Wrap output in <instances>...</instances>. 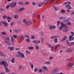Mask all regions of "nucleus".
I'll return each mask as SVG.
<instances>
[{
    "mask_svg": "<svg viewBox=\"0 0 74 74\" xmlns=\"http://www.w3.org/2000/svg\"><path fill=\"white\" fill-rule=\"evenodd\" d=\"M1 64H3L4 66V67L5 69V71L6 72H9L10 70L8 69V67H7V63L6 62H5L3 61H2L0 63V65Z\"/></svg>",
    "mask_w": 74,
    "mask_h": 74,
    "instance_id": "nucleus-1",
    "label": "nucleus"
},
{
    "mask_svg": "<svg viewBox=\"0 0 74 74\" xmlns=\"http://www.w3.org/2000/svg\"><path fill=\"white\" fill-rule=\"evenodd\" d=\"M10 37L7 36L5 39V43H7L8 45H10Z\"/></svg>",
    "mask_w": 74,
    "mask_h": 74,
    "instance_id": "nucleus-2",
    "label": "nucleus"
},
{
    "mask_svg": "<svg viewBox=\"0 0 74 74\" xmlns=\"http://www.w3.org/2000/svg\"><path fill=\"white\" fill-rule=\"evenodd\" d=\"M10 6L11 8H14L15 6L16 5V4L15 2H13L12 3H10Z\"/></svg>",
    "mask_w": 74,
    "mask_h": 74,
    "instance_id": "nucleus-3",
    "label": "nucleus"
},
{
    "mask_svg": "<svg viewBox=\"0 0 74 74\" xmlns=\"http://www.w3.org/2000/svg\"><path fill=\"white\" fill-rule=\"evenodd\" d=\"M18 54L19 56H21V58H25V56L24 55V54L21 53L20 52L18 51Z\"/></svg>",
    "mask_w": 74,
    "mask_h": 74,
    "instance_id": "nucleus-4",
    "label": "nucleus"
},
{
    "mask_svg": "<svg viewBox=\"0 0 74 74\" xmlns=\"http://www.w3.org/2000/svg\"><path fill=\"white\" fill-rule=\"evenodd\" d=\"M73 50L72 49L70 48L67 49L66 50V52L67 53H70V52H73Z\"/></svg>",
    "mask_w": 74,
    "mask_h": 74,
    "instance_id": "nucleus-5",
    "label": "nucleus"
},
{
    "mask_svg": "<svg viewBox=\"0 0 74 74\" xmlns=\"http://www.w3.org/2000/svg\"><path fill=\"white\" fill-rule=\"evenodd\" d=\"M58 69H54L53 71L51 72V73L52 74H55V73H56L57 72H58Z\"/></svg>",
    "mask_w": 74,
    "mask_h": 74,
    "instance_id": "nucleus-6",
    "label": "nucleus"
},
{
    "mask_svg": "<svg viewBox=\"0 0 74 74\" xmlns=\"http://www.w3.org/2000/svg\"><path fill=\"white\" fill-rule=\"evenodd\" d=\"M67 38V36H64V37L61 40V42H64V40H66Z\"/></svg>",
    "mask_w": 74,
    "mask_h": 74,
    "instance_id": "nucleus-7",
    "label": "nucleus"
},
{
    "mask_svg": "<svg viewBox=\"0 0 74 74\" xmlns=\"http://www.w3.org/2000/svg\"><path fill=\"white\" fill-rule=\"evenodd\" d=\"M33 43H34L35 44H40V41L38 40V41L36 40H33Z\"/></svg>",
    "mask_w": 74,
    "mask_h": 74,
    "instance_id": "nucleus-8",
    "label": "nucleus"
},
{
    "mask_svg": "<svg viewBox=\"0 0 74 74\" xmlns=\"http://www.w3.org/2000/svg\"><path fill=\"white\" fill-rule=\"evenodd\" d=\"M65 7L66 8H67V9H68L69 10H71V7L70 5V4H68L67 5H66L65 6Z\"/></svg>",
    "mask_w": 74,
    "mask_h": 74,
    "instance_id": "nucleus-9",
    "label": "nucleus"
},
{
    "mask_svg": "<svg viewBox=\"0 0 74 74\" xmlns=\"http://www.w3.org/2000/svg\"><path fill=\"white\" fill-rule=\"evenodd\" d=\"M55 27H56V26L55 25H50L49 27V29H50V30H51L53 29H55Z\"/></svg>",
    "mask_w": 74,
    "mask_h": 74,
    "instance_id": "nucleus-10",
    "label": "nucleus"
},
{
    "mask_svg": "<svg viewBox=\"0 0 74 74\" xmlns=\"http://www.w3.org/2000/svg\"><path fill=\"white\" fill-rule=\"evenodd\" d=\"M3 24L5 27H7L8 26V25L7 23L4 21L3 22Z\"/></svg>",
    "mask_w": 74,
    "mask_h": 74,
    "instance_id": "nucleus-11",
    "label": "nucleus"
},
{
    "mask_svg": "<svg viewBox=\"0 0 74 74\" xmlns=\"http://www.w3.org/2000/svg\"><path fill=\"white\" fill-rule=\"evenodd\" d=\"M63 21H64V22H68L69 21V19L65 17L64 19H63Z\"/></svg>",
    "mask_w": 74,
    "mask_h": 74,
    "instance_id": "nucleus-12",
    "label": "nucleus"
},
{
    "mask_svg": "<svg viewBox=\"0 0 74 74\" xmlns=\"http://www.w3.org/2000/svg\"><path fill=\"white\" fill-rule=\"evenodd\" d=\"M68 4H71V2H66L64 3H63V5H68Z\"/></svg>",
    "mask_w": 74,
    "mask_h": 74,
    "instance_id": "nucleus-13",
    "label": "nucleus"
},
{
    "mask_svg": "<svg viewBox=\"0 0 74 74\" xmlns=\"http://www.w3.org/2000/svg\"><path fill=\"white\" fill-rule=\"evenodd\" d=\"M8 48H9L10 51H12V50L14 49V47H8Z\"/></svg>",
    "mask_w": 74,
    "mask_h": 74,
    "instance_id": "nucleus-14",
    "label": "nucleus"
},
{
    "mask_svg": "<svg viewBox=\"0 0 74 74\" xmlns=\"http://www.w3.org/2000/svg\"><path fill=\"white\" fill-rule=\"evenodd\" d=\"M73 36L71 35L69 36V39L70 41H72L73 40Z\"/></svg>",
    "mask_w": 74,
    "mask_h": 74,
    "instance_id": "nucleus-15",
    "label": "nucleus"
},
{
    "mask_svg": "<svg viewBox=\"0 0 74 74\" xmlns=\"http://www.w3.org/2000/svg\"><path fill=\"white\" fill-rule=\"evenodd\" d=\"M53 8H54V10L56 11H58L59 10L58 8H56L55 6H54Z\"/></svg>",
    "mask_w": 74,
    "mask_h": 74,
    "instance_id": "nucleus-16",
    "label": "nucleus"
},
{
    "mask_svg": "<svg viewBox=\"0 0 74 74\" xmlns=\"http://www.w3.org/2000/svg\"><path fill=\"white\" fill-rule=\"evenodd\" d=\"M24 10H25V8H22L18 10V12H21V11H22Z\"/></svg>",
    "mask_w": 74,
    "mask_h": 74,
    "instance_id": "nucleus-17",
    "label": "nucleus"
},
{
    "mask_svg": "<svg viewBox=\"0 0 74 74\" xmlns=\"http://www.w3.org/2000/svg\"><path fill=\"white\" fill-rule=\"evenodd\" d=\"M0 56H1V57L5 56V55H4V54H3L1 52H0Z\"/></svg>",
    "mask_w": 74,
    "mask_h": 74,
    "instance_id": "nucleus-18",
    "label": "nucleus"
},
{
    "mask_svg": "<svg viewBox=\"0 0 74 74\" xmlns=\"http://www.w3.org/2000/svg\"><path fill=\"white\" fill-rule=\"evenodd\" d=\"M21 41H23L24 40V36L23 35H21Z\"/></svg>",
    "mask_w": 74,
    "mask_h": 74,
    "instance_id": "nucleus-19",
    "label": "nucleus"
},
{
    "mask_svg": "<svg viewBox=\"0 0 74 74\" xmlns=\"http://www.w3.org/2000/svg\"><path fill=\"white\" fill-rule=\"evenodd\" d=\"M45 64H51V62L50 61H48L45 62Z\"/></svg>",
    "mask_w": 74,
    "mask_h": 74,
    "instance_id": "nucleus-20",
    "label": "nucleus"
},
{
    "mask_svg": "<svg viewBox=\"0 0 74 74\" xmlns=\"http://www.w3.org/2000/svg\"><path fill=\"white\" fill-rule=\"evenodd\" d=\"M56 37H57V36H51L50 38L51 39H53V38H56Z\"/></svg>",
    "mask_w": 74,
    "mask_h": 74,
    "instance_id": "nucleus-21",
    "label": "nucleus"
},
{
    "mask_svg": "<svg viewBox=\"0 0 74 74\" xmlns=\"http://www.w3.org/2000/svg\"><path fill=\"white\" fill-rule=\"evenodd\" d=\"M74 45V42L71 43L70 45H69V47H71V45Z\"/></svg>",
    "mask_w": 74,
    "mask_h": 74,
    "instance_id": "nucleus-22",
    "label": "nucleus"
},
{
    "mask_svg": "<svg viewBox=\"0 0 74 74\" xmlns=\"http://www.w3.org/2000/svg\"><path fill=\"white\" fill-rule=\"evenodd\" d=\"M66 44L68 45H69V44H70V42H69V40H68V39H67L66 40Z\"/></svg>",
    "mask_w": 74,
    "mask_h": 74,
    "instance_id": "nucleus-23",
    "label": "nucleus"
},
{
    "mask_svg": "<svg viewBox=\"0 0 74 74\" xmlns=\"http://www.w3.org/2000/svg\"><path fill=\"white\" fill-rule=\"evenodd\" d=\"M14 31L15 33H18L19 32V30L16 29L14 30Z\"/></svg>",
    "mask_w": 74,
    "mask_h": 74,
    "instance_id": "nucleus-24",
    "label": "nucleus"
},
{
    "mask_svg": "<svg viewBox=\"0 0 74 74\" xmlns=\"http://www.w3.org/2000/svg\"><path fill=\"white\" fill-rule=\"evenodd\" d=\"M11 62L12 63H14L15 62V58H13L12 59Z\"/></svg>",
    "mask_w": 74,
    "mask_h": 74,
    "instance_id": "nucleus-25",
    "label": "nucleus"
},
{
    "mask_svg": "<svg viewBox=\"0 0 74 74\" xmlns=\"http://www.w3.org/2000/svg\"><path fill=\"white\" fill-rule=\"evenodd\" d=\"M48 69L47 66H44L43 68V70H46Z\"/></svg>",
    "mask_w": 74,
    "mask_h": 74,
    "instance_id": "nucleus-26",
    "label": "nucleus"
},
{
    "mask_svg": "<svg viewBox=\"0 0 74 74\" xmlns=\"http://www.w3.org/2000/svg\"><path fill=\"white\" fill-rule=\"evenodd\" d=\"M43 5V3H40L39 5V7H41V6H42Z\"/></svg>",
    "mask_w": 74,
    "mask_h": 74,
    "instance_id": "nucleus-27",
    "label": "nucleus"
},
{
    "mask_svg": "<svg viewBox=\"0 0 74 74\" xmlns=\"http://www.w3.org/2000/svg\"><path fill=\"white\" fill-rule=\"evenodd\" d=\"M60 24H61V27H64V24H63V23L61 22L60 23Z\"/></svg>",
    "mask_w": 74,
    "mask_h": 74,
    "instance_id": "nucleus-28",
    "label": "nucleus"
},
{
    "mask_svg": "<svg viewBox=\"0 0 74 74\" xmlns=\"http://www.w3.org/2000/svg\"><path fill=\"white\" fill-rule=\"evenodd\" d=\"M69 30V29H68V28L66 27H65L64 31V32H67V30Z\"/></svg>",
    "mask_w": 74,
    "mask_h": 74,
    "instance_id": "nucleus-29",
    "label": "nucleus"
},
{
    "mask_svg": "<svg viewBox=\"0 0 74 74\" xmlns=\"http://www.w3.org/2000/svg\"><path fill=\"white\" fill-rule=\"evenodd\" d=\"M22 66H20L18 67V70H22Z\"/></svg>",
    "mask_w": 74,
    "mask_h": 74,
    "instance_id": "nucleus-30",
    "label": "nucleus"
},
{
    "mask_svg": "<svg viewBox=\"0 0 74 74\" xmlns=\"http://www.w3.org/2000/svg\"><path fill=\"white\" fill-rule=\"evenodd\" d=\"M54 41L56 43H57V42H58V39H54Z\"/></svg>",
    "mask_w": 74,
    "mask_h": 74,
    "instance_id": "nucleus-31",
    "label": "nucleus"
},
{
    "mask_svg": "<svg viewBox=\"0 0 74 74\" xmlns=\"http://www.w3.org/2000/svg\"><path fill=\"white\" fill-rule=\"evenodd\" d=\"M29 2L27 1V2H25V5H29Z\"/></svg>",
    "mask_w": 74,
    "mask_h": 74,
    "instance_id": "nucleus-32",
    "label": "nucleus"
},
{
    "mask_svg": "<svg viewBox=\"0 0 74 74\" xmlns=\"http://www.w3.org/2000/svg\"><path fill=\"white\" fill-rule=\"evenodd\" d=\"M65 18V17H61L60 18H59V19H61V20H62V19H64V18Z\"/></svg>",
    "mask_w": 74,
    "mask_h": 74,
    "instance_id": "nucleus-33",
    "label": "nucleus"
},
{
    "mask_svg": "<svg viewBox=\"0 0 74 74\" xmlns=\"http://www.w3.org/2000/svg\"><path fill=\"white\" fill-rule=\"evenodd\" d=\"M36 49H39V47L38 46V45H36Z\"/></svg>",
    "mask_w": 74,
    "mask_h": 74,
    "instance_id": "nucleus-34",
    "label": "nucleus"
},
{
    "mask_svg": "<svg viewBox=\"0 0 74 74\" xmlns=\"http://www.w3.org/2000/svg\"><path fill=\"white\" fill-rule=\"evenodd\" d=\"M63 28V27L61 26V27H59V30H62Z\"/></svg>",
    "mask_w": 74,
    "mask_h": 74,
    "instance_id": "nucleus-35",
    "label": "nucleus"
},
{
    "mask_svg": "<svg viewBox=\"0 0 74 74\" xmlns=\"http://www.w3.org/2000/svg\"><path fill=\"white\" fill-rule=\"evenodd\" d=\"M39 73H41V72L42 71V69H40L39 70Z\"/></svg>",
    "mask_w": 74,
    "mask_h": 74,
    "instance_id": "nucleus-36",
    "label": "nucleus"
},
{
    "mask_svg": "<svg viewBox=\"0 0 74 74\" xmlns=\"http://www.w3.org/2000/svg\"><path fill=\"white\" fill-rule=\"evenodd\" d=\"M28 49H34V48L33 47H30L28 48Z\"/></svg>",
    "mask_w": 74,
    "mask_h": 74,
    "instance_id": "nucleus-37",
    "label": "nucleus"
},
{
    "mask_svg": "<svg viewBox=\"0 0 74 74\" xmlns=\"http://www.w3.org/2000/svg\"><path fill=\"white\" fill-rule=\"evenodd\" d=\"M60 45H58L54 47V48L55 49L56 48H57V47H60Z\"/></svg>",
    "mask_w": 74,
    "mask_h": 74,
    "instance_id": "nucleus-38",
    "label": "nucleus"
},
{
    "mask_svg": "<svg viewBox=\"0 0 74 74\" xmlns=\"http://www.w3.org/2000/svg\"><path fill=\"white\" fill-rule=\"evenodd\" d=\"M13 37L14 38H17V36L16 35H13Z\"/></svg>",
    "mask_w": 74,
    "mask_h": 74,
    "instance_id": "nucleus-39",
    "label": "nucleus"
},
{
    "mask_svg": "<svg viewBox=\"0 0 74 74\" xmlns=\"http://www.w3.org/2000/svg\"><path fill=\"white\" fill-rule=\"evenodd\" d=\"M61 13H63L64 12H66V11L63 10H62L61 12Z\"/></svg>",
    "mask_w": 74,
    "mask_h": 74,
    "instance_id": "nucleus-40",
    "label": "nucleus"
},
{
    "mask_svg": "<svg viewBox=\"0 0 74 74\" xmlns=\"http://www.w3.org/2000/svg\"><path fill=\"white\" fill-rule=\"evenodd\" d=\"M60 23V21H58L57 22V26H59Z\"/></svg>",
    "mask_w": 74,
    "mask_h": 74,
    "instance_id": "nucleus-41",
    "label": "nucleus"
},
{
    "mask_svg": "<svg viewBox=\"0 0 74 74\" xmlns=\"http://www.w3.org/2000/svg\"><path fill=\"white\" fill-rule=\"evenodd\" d=\"M1 12H3L4 11V9L2 8L0 10Z\"/></svg>",
    "mask_w": 74,
    "mask_h": 74,
    "instance_id": "nucleus-42",
    "label": "nucleus"
},
{
    "mask_svg": "<svg viewBox=\"0 0 74 74\" xmlns=\"http://www.w3.org/2000/svg\"><path fill=\"white\" fill-rule=\"evenodd\" d=\"M18 16L17 15H15L14 16V18L15 19H17L18 18Z\"/></svg>",
    "mask_w": 74,
    "mask_h": 74,
    "instance_id": "nucleus-43",
    "label": "nucleus"
},
{
    "mask_svg": "<svg viewBox=\"0 0 74 74\" xmlns=\"http://www.w3.org/2000/svg\"><path fill=\"white\" fill-rule=\"evenodd\" d=\"M73 64L72 63H70L69 64V66H70V67H71V66H73Z\"/></svg>",
    "mask_w": 74,
    "mask_h": 74,
    "instance_id": "nucleus-44",
    "label": "nucleus"
},
{
    "mask_svg": "<svg viewBox=\"0 0 74 74\" xmlns=\"http://www.w3.org/2000/svg\"><path fill=\"white\" fill-rule=\"evenodd\" d=\"M53 58L52 57H50L49 58V59L50 60H51L52 59H53Z\"/></svg>",
    "mask_w": 74,
    "mask_h": 74,
    "instance_id": "nucleus-45",
    "label": "nucleus"
},
{
    "mask_svg": "<svg viewBox=\"0 0 74 74\" xmlns=\"http://www.w3.org/2000/svg\"><path fill=\"white\" fill-rule=\"evenodd\" d=\"M30 65H31V67L32 69H33V65L32 64H30Z\"/></svg>",
    "mask_w": 74,
    "mask_h": 74,
    "instance_id": "nucleus-46",
    "label": "nucleus"
},
{
    "mask_svg": "<svg viewBox=\"0 0 74 74\" xmlns=\"http://www.w3.org/2000/svg\"><path fill=\"white\" fill-rule=\"evenodd\" d=\"M31 38L33 40H34V36L33 35L32 36H31Z\"/></svg>",
    "mask_w": 74,
    "mask_h": 74,
    "instance_id": "nucleus-47",
    "label": "nucleus"
},
{
    "mask_svg": "<svg viewBox=\"0 0 74 74\" xmlns=\"http://www.w3.org/2000/svg\"><path fill=\"white\" fill-rule=\"evenodd\" d=\"M71 34H72V36H73L74 35V33L73 32H71Z\"/></svg>",
    "mask_w": 74,
    "mask_h": 74,
    "instance_id": "nucleus-48",
    "label": "nucleus"
},
{
    "mask_svg": "<svg viewBox=\"0 0 74 74\" xmlns=\"http://www.w3.org/2000/svg\"><path fill=\"white\" fill-rule=\"evenodd\" d=\"M3 35H6V33H5V32H2L1 33Z\"/></svg>",
    "mask_w": 74,
    "mask_h": 74,
    "instance_id": "nucleus-49",
    "label": "nucleus"
},
{
    "mask_svg": "<svg viewBox=\"0 0 74 74\" xmlns=\"http://www.w3.org/2000/svg\"><path fill=\"white\" fill-rule=\"evenodd\" d=\"M18 4L19 5H22L23 4V3L22 2H19Z\"/></svg>",
    "mask_w": 74,
    "mask_h": 74,
    "instance_id": "nucleus-50",
    "label": "nucleus"
},
{
    "mask_svg": "<svg viewBox=\"0 0 74 74\" xmlns=\"http://www.w3.org/2000/svg\"><path fill=\"white\" fill-rule=\"evenodd\" d=\"M25 25H29V21H27L25 23Z\"/></svg>",
    "mask_w": 74,
    "mask_h": 74,
    "instance_id": "nucleus-51",
    "label": "nucleus"
},
{
    "mask_svg": "<svg viewBox=\"0 0 74 74\" xmlns=\"http://www.w3.org/2000/svg\"><path fill=\"white\" fill-rule=\"evenodd\" d=\"M32 24V22H31V21H28V25H31Z\"/></svg>",
    "mask_w": 74,
    "mask_h": 74,
    "instance_id": "nucleus-52",
    "label": "nucleus"
},
{
    "mask_svg": "<svg viewBox=\"0 0 74 74\" xmlns=\"http://www.w3.org/2000/svg\"><path fill=\"white\" fill-rule=\"evenodd\" d=\"M74 15V11H72L71 12V15Z\"/></svg>",
    "mask_w": 74,
    "mask_h": 74,
    "instance_id": "nucleus-53",
    "label": "nucleus"
},
{
    "mask_svg": "<svg viewBox=\"0 0 74 74\" xmlns=\"http://www.w3.org/2000/svg\"><path fill=\"white\" fill-rule=\"evenodd\" d=\"M25 37H26L27 38H28V39H29V36L25 35Z\"/></svg>",
    "mask_w": 74,
    "mask_h": 74,
    "instance_id": "nucleus-54",
    "label": "nucleus"
},
{
    "mask_svg": "<svg viewBox=\"0 0 74 74\" xmlns=\"http://www.w3.org/2000/svg\"><path fill=\"white\" fill-rule=\"evenodd\" d=\"M11 40L12 42H14V38H13V37H12L11 39Z\"/></svg>",
    "mask_w": 74,
    "mask_h": 74,
    "instance_id": "nucleus-55",
    "label": "nucleus"
},
{
    "mask_svg": "<svg viewBox=\"0 0 74 74\" xmlns=\"http://www.w3.org/2000/svg\"><path fill=\"white\" fill-rule=\"evenodd\" d=\"M6 15H4V16H3V19H5V18H6Z\"/></svg>",
    "mask_w": 74,
    "mask_h": 74,
    "instance_id": "nucleus-56",
    "label": "nucleus"
},
{
    "mask_svg": "<svg viewBox=\"0 0 74 74\" xmlns=\"http://www.w3.org/2000/svg\"><path fill=\"white\" fill-rule=\"evenodd\" d=\"M3 23V22L2 21H0V26H2V25L1 24H2V23Z\"/></svg>",
    "mask_w": 74,
    "mask_h": 74,
    "instance_id": "nucleus-57",
    "label": "nucleus"
},
{
    "mask_svg": "<svg viewBox=\"0 0 74 74\" xmlns=\"http://www.w3.org/2000/svg\"><path fill=\"white\" fill-rule=\"evenodd\" d=\"M9 7H10V5H8L6 7V9H8V8H9Z\"/></svg>",
    "mask_w": 74,
    "mask_h": 74,
    "instance_id": "nucleus-58",
    "label": "nucleus"
},
{
    "mask_svg": "<svg viewBox=\"0 0 74 74\" xmlns=\"http://www.w3.org/2000/svg\"><path fill=\"white\" fill-rule=\"evenodd\" d=\"M26 41L27 42H30V40L29 39H26Z\"/></svg>",
    "mask_w": 74,
    "mask_h": 74,
    "instance_id": "nucleus-59",
    "label": "nucleus"
},
{
    "mask_svg": "<svg viewBox=\"0 0 74 74\" xmlns=\"http://www.w3.org/2000/svg\"><path fill=\"white\" fill-rule=\"evenodd\" d=\"M26 52L27 53H29V54H30V52H29V51L26 50Z\"/></svg>",
    "mask_w": 74,
    "mask_h": 74,
    "instance_id": "nucleus-60",
    "label": "nucleus"
},
{
    "mask_svg": "<svg viewBox=\"0 0 74 74\" xmlns=\"http://www.w3.org/2000/svg\"><path fill=\"white\" fill-rule=\"evenodd\" d=\"M18 24H21V21L20 20H19L18 21Z\"/></svg>",
    "mask_w": 74,
    "mask_h": 74,
    "instance_id": "nucleus-61",
    "label": "nucleus"
},
{
    "mask_svg": "<svg viewBox=\"0 0 74 74\" xmlns=\"http://www.w3.org/2000/svg\"><path fill=\"white\" fill-rule=\"evenodd\" d=\"M14 25V22H12L11 24V25L12 26V25Z\"/></svg>",
    "mask_w": 74,
    "mask_h": 74,
    "instance_id": "nucleus-62",
    "label": "nucleus"
},
{
    "mask_svg": "<svg viewBox=\"0 0 74 74\" xmlns=\"http://www.w3.org/2000/svg\"><path fill=\"white\" fill-rule=\"evenodd\" d=\"M32 4L33 5H35L36 4V3L34 2L32 3Z\"/></svg>",
    "mask_w": 74,
    "mask_h": 74,
    "instance_id": "nucleus-63",
    "label": "nucleus"
},
{
    "mask_svg": "<svg viewBox=\"0 0 74 74\" xmlns=\"http://www.w3.org/2000/svg\"><path fill=\"white\" fill-rule=\"evenodd\" d=\"M71 23H70V22H68L67 23V25H68V26H69V25H71Z\"/></svg>",
    "mask_w": 74,
    "mask_h": 74,
    "instance_id": "nucleus-64",
    "label": "nucleus"
}]
</instances>
